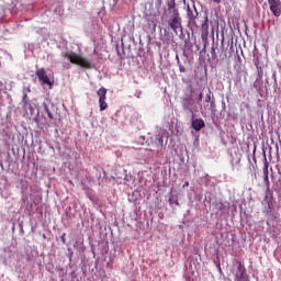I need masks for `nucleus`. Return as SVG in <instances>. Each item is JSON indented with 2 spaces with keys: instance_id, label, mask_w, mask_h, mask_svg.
I'll use <instances>...</instances> for the list:
<instances>
[{
  "instance_id": "1",
  "label": "nucleus",
  "mask_w": 281,
  "mask_h": 281,
  "mask_svg": "<svg viewBox=\"0 0 281 281\" xmlns=\"http://www.w3.org/2000/svg\"><path fill=\"white\" fill-rule=\"evenodd\" d=\"M187 19L189 21V25L193 27H201L203 34H207L210 30V18L207 13L203 15H199V11L196 10V5L192 2V7L190 4L187 5Z\"/></svg>"
},
{
  "instance_id": "2",
  "label": "nucleus",
  "mask_w": 281,
  "mask_h": 281,
  "mask_svg": "<svg viewBox=\"0 0 281 281\" xmlns=\"http://www.w3.org/2000/svg\"><path fill=\"white\" fill-rule=\"evenodd\" d=\"M65 58L70 60L72 65H78V67H82L83 69H97L98 64L93 60H89L87 57H82L76 53H66Z\"/></svg>"
},
{
  "instance_id": "3",
  "label": "nucleus",
  "mask_w": 281,
  "mask_h": 281,
  "mask_svg": "<svg viewBox=\"0 0 281 281\" xmlns=\"http://www.w3.org/2000/svg\"><path fill=\"white\" fill-rule=\"evenodd\" d=\"M108 89L104 87H101L98 91H97V95L99 98V106H100V111H106L109 109V104L106 103V93H108Z\"/></svg>"
},
{
  "instance_id": "4",
  "label": "nucleus",
  "mask_w": 281,
  "mask_h": 281,
  "mask_svg": "<svg viewBox=\"0 0 281 281\" xmlns=\"http://www.w3.org/2000/svg\"><path fill=\"white\" fill-rule=\"evenodd\" d=\"M247 269L243 265V262L237 261V271L235 273L236 281H249V276H247Z\"/></svg>"
},
{
  "instance_id": "5",
  "label": "nucleus",
  "mask_w": 281,
  "mask_h": 281,
  "mask_svg": "<svg viewBox=\"0 0 281 281\" xmlns=\"http://www.w3.org/2000/svg\"><path fill=\"white\" fill-rule=\"evenodd\" d=\"M169 27H171L176 34L177 30H181V16L179 15V10H173L172 18L169 21Z\"/></svg>"
},
{
  "instance_id": "6",
  "label": "nucleus",
  "mask_w": 281,
  "mask_h": 281,
  "mask_svg": "<svg viewBox=\"0 0 281 281\" xmlns=\"http://www.w3.org/2000/svg\"><path fill=\"white\" fill-rule=\"evenodd\" d=\"M37 78L42 85H47L49 89L54 87V75L47 76L45 71H37Z\"/></svg>"
},
{
  "instance_id": "7",
  "label": "nucleus",
  "mask_w": 281,
  "mask_h": 281,
  "mask_svg": "<svg viewBox=\"0 0 281 281\" xmlns=\"http://www.w3.org/2000/svg\"><path fill=\"white\" fill-rule=\"evenodd\" d=\"M268 3L270 5V11L276 16H280L281 14V2L280 0H268Z\"/></svg>"
},
{
  "instance_id": "8",
  "label": "nucleus",
  "mask_w": 281,
  "mask_h": 281,
  "mask_svg": "<svg viewBox=\"0 0 281 281\" xmlns=\"http://www.w3.org/2000/svg\"><path fill=\"white\" fill-rule=\"evenodd\" d=\"M21 5L22 4L19 0H9L7 2L5 10H9L11 14H14L19 11V8H21Z\"/></svg>"
},
{
  "instance_id": "9",
  "label": "nucleus",
  "mask_w": 281,
  "mask_h": 281,
  "mask_svg": "<svg viewBox=\"0 0 281 281\" xmlns=\"http://www.w3.org/2000/svg\"><path fill=\"white\" fill-rule=\"evenodd\" d=\"M254 65L257 71H265V61L258 55H254Z\"/></svg>"
},
{
  "instance_id": "10",
  "label": "nucleus",
  "mask_w": 281,
  "mask_h": 281,
  "mask_svg": "<svg viewBox=\"0 0 281 281\" xmlns=\"http://www.w3.org/2000/svg\"><path fill=\"white\" fill-rule=\"evenodd\" d=\"M192 128H194V131H201V128H205V121H203V119H194L191 123Z\"/></svg>"
},
{
  "instance_id": "11",
  "label": "nucleus",
  "mask_w": 281,
  "mask_h": 281,
  "mask_svg": "<svg viewBox=\"0 0 281 281\" xmlns=\"http://www.w3.org/2000/svg\"><path fill=\"white\" fill-rule=\"evenodd\" d=\"M167 7L168 10L172 12V14H175V10H179L177 9V2L175 0H167Z\"/></svg>"
},
{
  "instance_id": "12",
  "label": "nucleus",
  "mask_w": 281,
  "mask_h": 281,
  "mask_svg": "<svg viewBox=\"0 0 281 281\" xmlns=\"http://www.w3.org/2000/svg\"><path fill=\"white\" fill-rule=\"evenodd\" d=\"M212 92H209L206 95H205V102L210 103L211 102V109H214L215 104H214V101H212Z\"/></svg>"
},
{
  "instance_id": "13",
  "label": "nucleus",
  "mask_w": 281,
  "mask_h": 281,
  "mask_svg": "<svg viewBox=\"0 0 281 281\" xmlns=\"http://www.w3.org/2000/svg\"><path fill=\"white\" fill-rule=\"evenodd\" d=\"M27 93H30V88H24V94H23L24 106H27Z\"/></svg>"
},
{
  "instance_id": "14",
  "label": "nucleus",
  "mask_w": 281,
  "mask_h": 281,
  "mask_svg": "<svg viewBox=\"0 0 281 281\" xmlns=\"http://www.w3.org/2000/svg\"><path fill=\"white\" fill-rule=\"evenodd\" d=\"M263 183L266 184L267 191L271 189V182H269V176L263 177Z\"/></svg>"
},
{
  "instance_id": "15",
  "label": "nucleus",
  "mask_w": 281,
  "mask_h": 281,
  "mask_svg": "<svg viewBox=\"0 0 281 281\" xmlns=\"http://www.w3.org/2000/svg\"><path fill=\"white\" fill-rule=\"evenodd\" d=\"M263 177H269V165L268 164L265 165Z\"/></svg>"
},
{
  "instance_id": "16",
  "label": "nucleus",
  "mask_w": 281,
  "mask_h": 281,
  "mask_svg": "<svg viewBox=\"0 0 281 281\" xmlns=\"http://www.w3.org/2000/svg\"><path fill=\"white\" fill-rule=\"evenodd\" d=\"M65 236H66V234L64 233V234L61 235V243H63L64 245H65V243H66Z\"/></svg>"
},
{
  "instance_id": "17",
  "label": "nucleus",
  "mask_w": 281,
  "mask_h": 281,
  "mask_svg": "<svg viewBox=\"0 0 281 281\" xmlns=\"http://www.w3.org/2000/svg\"><path fill=\"white\" fill-rule=\"evenodd\" d=\"M203 100V92H200L199 94V102H201Z\"/></svg>"
},
{
  "instance_id": "18",
  "label": "nucleus",
  "mask_w": 281,
  "mask_h": 281,
  "mask_svg": "<svg viewBox=\"0 0 281 281\" xmlns=\"http://www.w3.org/2000/svg\"><path fill=\"white\" fill-rule=\"evenodd\" d=\"M190 187V182L186 181L183 184V188H189Z\"/></svg>"
},
{
  "instance_id": "19",
  "label": "nucleus",
  "mask_w": 281,
  "mask_h": 281,
  "mask_svg": "<svg viewBox=\"0 0 281 281\" xmlns=\"http://www.w3.org/2000/svg\"><path fill=\"white\" fill-rule=\"evenodd\" d=\"M236 65H238V68H237V69H240V59H237V60H236Z\"/></svg>"
},
{
  "instance_id": "20",
  "label": "nucleus",
  "mask_w": 281,
  "mask_h": 281,
  "mask_svg": "<svg viewBox=\"0 0 281 281\" xmlns=\"http://www.w3.org/2000/svg\"><path fill=\"white\" fill-rule=\"evenodd\" d=\"M47 113H48V117H50V120H52V117H54V116L52 115V112L47 111Z\"/></svg>"
},
{
  "instance_id": "21",
  "label": "nucleus",
  "mask_w": 281,
  "mask_h": 281,
  "mask_svg": "<svg viewBox=\"0 0 281 281\" xmlns=\"http://www.w3.org/2000/svg\"><path fill=\"white\" fill-rule=\"evenodd\" d=\"M214 54H216V52L214 50V48L212 49V56H214Z\"/></svg>"
},
{
  "instance_id": "22",
  "label": "nucleus",
  "mask_w": 281,
  "mask_h": 281,
  "mask_svg": "<svg viewBox=\"0 0 281 281\" xmlns=\"http://www.w3.org/2000/svg\"><path fill=\"white\" fill-rule=\"evenodd\" d=\"M140 138H142V139H146V137H145V136H140Z\"/></svg>"
},
{
  "instance_id": "23",
  "label": "nucleus",
  "mask_w": 281,
  "mask_h": 281,
  "mask_svg": "<svg viewBox=\"0 0 281 281\" xmlns=\"http://www.w3.org/2000/svg\"><path fill=\"white\" fill-rule=\"evenodd\" d=\"M176 205H179V202H178V201L176 202Z\"/></svg>"
}]
</instances>
